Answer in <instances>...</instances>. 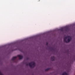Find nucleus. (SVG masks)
I'll return each instance as SVG.
<instances>
[{
    "label": "nucleus",
    "instance_id": "5",
    "mask_svg": "<svg viewBox=\"0 0 75 75\" xmlns=\"http://www.w3.org/2000/svg\"><path fill=\"white\" fill-rule=\"evenodd\" d=\"M16 58H17V57H13L11 59V61H13L15 62V59H16Z\"/></svg>",
    "mask_w": 75,
    "mask_h": 75
},
{
    "label": "nucleus",
    "instance_id": "6",
    "mask_svg": "<svg viewBox=\"0 0 75 75\" xmlns=\"http://www.w3.org/2000/svg\"><path fill=\"white\" fill-rule=\"evenodd\" d=\"M51 60L52 61H54L55 60V57H54V56L52 57H51Z\"/></svg>",
    "mask_w": 75,
    "mask_h": 75
},
{
    "label": "nucleus",
    "instance_id": "1",
    "mask_svg": "<svg viewBox=\"0 0 75 75\" xmlns=\"http://www.w3.org/2000/svg\"><path fill=\"white\" fill-rule=\"evenodd\" d=\"M72 63L71 62H69L67 63H66V75H69V72L71 69V64Z\"/></svg>",
    "mask_w": 75,
    "mask_h": 75
},
{
    "label": "nucleus",
    "instance_id": "4",
    "mask_svg": "<svg viewBox=\"0 0 75 75\" xmlns=\"http://www.w3.org/2000/svg\"><path fill=\"white\" fill-rule=\"evenodd\" d=\"M17 57H18L20 59H23V56H21L20 55H18Z\"/></svg>",
    "mask_w": 75,
    "mask_h": 75
},
{
    "label": "nucleus",
    "instance_id": "8",
    "mask_svg": "<svg viewBox=\"0 0 75 75\" xmlns=\"http://www.w3.org/2000/svg\"><path fill=\"white\" fill-rule=\"evenodd\" d=\"M64 29L63 28H61L60 29V30L61 31H64Z\"/></svg>",
    "mask_w": 75,
    "mask_h": 75
},
{
    "label": "nucleus",
    "instance_id": "11",
    "mask_svg": "<svg viewBox=\"0 0 75 75\" xmlns=\"http://www.w3.org/2000/svg\"><path fill=\"white\" fill-rule=\"evenodd\" d=\"M48 43H46V45H48Z\"/></svg>",
    "mask_w": 75,
    "mask_h": 75
},
{
    "label": "nucleus",
    "instance_id": "2",
    "mask_svg": "<svg viewBox=\"0 0 75 75\" xmlns=\"http://www.w3.org/2000/svg\"><path fill=\"white\" fill-rule=\"evenodd\" d=\"M29 65V67H30V68H34V67H35V63L34 62H31L29 64H26V66H28V65Z\"/></svg>",
    "mask_w": 75,
    "mask_h": 75
},
{
    "label": "nucleus",
    "instance_id": "10",
    "mask_svg": "<svg viewBox=\"0 0 75 75\" xmlns=\"http://www.w3.org/2000/svg\"><path fill=\"white\" fill-rule=\"evenodd\" d=\"M62 75H66V72H65L63 73Z\"/></svg>",
    "mask_w": 75,
    "mask_h": 75
},
{
    "label": "nucleus",
    "instance_id": "13",
    "mask_svg": "<svg viewBox=\"0 0 75 75\" xmlns=\"http://www.w3.org/2000/svg\"><path fill=\"white\" fill-rule=\"evenodd\" d=\"M66 42H67V41H66Z\"/></svg>",
    "mask_w": 75,
    "mask_h": 75
},
{
    "label": "nucleus",
    "instance_id": "7",
    "mask_svg": "<svg viewBox=\"0 0 75 75\" xmlns=\"http://www.w3.org/2000/svg\"><path fill=\"white\" fill-rule=\"evenodd\" d=\"M64 42H66V36H65L64 38Z\"/></svg>",
    "mask_w": 75,
    "mask_h": 75
},
{
    "label": "nucleus",
    "instance_id": "3",
    "mask_svg": "<svg viewBox=\"0 0 75 75\" xmlns=\"http://www.w3.org/2000/svg\"><path fill=\"white\" fill-rule=\"evenodd\" d=\"M68 39L67 40L68 42H69L71 40H72V37L70 36H68L67 37Z\"/></svg>",
    "mask_w": 75,
    "mask_h": 75
},
{
    "label": "nucleus",
    "instance_id": "12",
    "mask_svg": "<svg viewBox=\"0 0 75 75\" xmlns=\"http://www.w3.org/2000/svg\"><path fill=\"white\" fill-rule=\"evenodd\" d=\"M67 37H66V39H67Z\"/></svg>",
    "mask_w": 75,
    "mask_h": 75
},
{
    "label": "nucleus",
    "instance_id": "9",
    "mask_svg": "<svg viewBox=\"0 0 75 75\" xmlns=\"http://www.w3.org/2000/svg\"><path fill=\"white\" fill-rule=\"evenodd\" d=\"M50 68H47L45 70V71H49V70H50Z\"/></svg>",
    "mask_w": 75,
    "mask_h": 75
}]
</instances>
